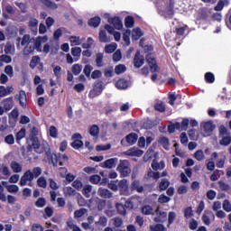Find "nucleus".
I'll use <instances>...</instances> for the list:
<instances>
[{"instance_id":"4be33fe9","label":"nucleus","mask_w":231,"mask_h":231,"mask_svg":"<svg viewBox=\"0 0 231 231\" xmlns=\"http://www.w3.org/2000/svg\"><path fill=\"white\" fill-rule=\"evenodd\" d=\"M63 193L66 198H71L73 196H77V190L71 187L63 188Z\"/></svg>"},{"instance_id":"cd10ccee","label":"nucleus","mask_w":231,"mask_h":231,"mask_svg":"<svg viewBox=\"0 0 231 231\" xmlns=\"http://www.w3.org/2000/svg\"><path fill=\"white\" fill-rule=\"evenodd\" d=\"M220 145H224V147H228L231 143V136L230 135H223L222 139L219 141Z\"/></svg>"},{"instance_id":"bb28decb","label":"nucleus","mask_w":231,"mask_h":231,"mask_svg":"<svg viewBox=\"0 0 231 231\" xmlns=\"http://www.w3.org/2000/svg\"><path fill=\"white\" fill-rule=\"evenodd\" d=\"M69 41L71 43L70 46H80L82 44L79 36H69Z\"/></svg>"},{"instance_id":"a18cd8bd","label":"nucleus","mask_w":231,"mask_h":231,"mask_svg":"<svg viewBox=\"0 0 231 231\" xmlns=\"http://www.w3.org/2000/svg\"><path fill=\"white\" fill-rule=\"evenodd\" d=\"M95 225H97L98 226H107V217H100L98 221L95 222Z\"/></svg>"},{"instance_id":"4c0bfd02","label":"nucleus","mask_w":231,"mask_h":231,"mask_svg":"<svg viewBox=\"0 0 231 231\" xmlns=\"http://www.w3.org/2000/svg\"><path fill=\"white\" fill-rule=\"evenodd\" d=\"M194 158H195L198 162H203V160H205V153H203V150H198V151L194 153Z\"/></svg>"},{"instance_id":"72a5a7b5","label":"nucleus","mask_w":231,"mask_h":231,"mask_svg":"<svg viewBox=\"0 0 231 231\" xmlns=\"http://www.w3.org/2000/svg\"><path fill=\"white\" fill-rule=\"evenodd\" d=\"M117 89H127V81L125 79H119L116 83Z\"/></svg>"},{"instance_id":"8fccbe9b","label":"nucleus","mask_w":231,"mask_h":231,"mask_svg":"<svg viewBox=\"0 0 231 231\" xmlns=\"http://www.w3.org/2000/svg\"><path fill=\"white\" fill-rule=\"evenodd\" d=\"M5 189H7V192H11L12 194L19 192V186L17 185H8L5 186Z\"/></svg>"},{"instance_id":"b1692460","label":"nucleus","mask_w":231,"mask_h":231,"mask_svg":"<svg viewBox=\"0 0 231 231\" xmlns=\"http://www.w3.org/2000/svg\"><path fill=\"white\" fill-rule=\"evenodd\" d=\"M11 169L13 171V172H23V165H21L19 162L13 161L11 162Z\"/></svg>"},{"instance_id":"f704fd0d","label":"nucleus","mask_w":231,"mask_h":231,"mask_svg":"<svg viewBox=\"0 0 231 231\" xmlns=\"http://www.w3.org/2000/svg\"><path fill=\"white\" fill-rule=\"evenodd\" d=\"M93 190V186L91 185H85L83 187V194L85 195V198H90L91 192Z\"/></svg>"},{"instance_id":"f3484780","label":"nucleus","mask_w":231,"mask_h":231,"mask_svg":"<svg viewBox=\"0 0 231 231\" xmlns=\"http://www.w3.org/2000/svg\"><path fill=\"white\" fill-rule=\"evenodd\" d=\"M14 91V87L0 86V97L11 95Z\"/></svg>"},{"instance_id":"e2e57ef3","label":"nucleus","mask_w":231,"mask_h":231,"mask_svg":"<svg viewBox=\"0 0 231 231\" xmlns=\"http://www.w3.org/2000/svg\"><path fill=\"white\" fill-rule=\"evenodd\" d=\"M222 208H224V210L226 212H231L230 201H228V199H225L224 202H223Z\"/></svg>"},{"instance_id":"13d9d810","label":"nucleus","mask_w":231,"mask_h":231,"mask_svg":"<svg viewBox=\"0 0 231 231\" xmlns=\"http://www.w3.org/2000/svg\"><path fill=\"white\" fill-rule=\"evenodd\" d=\"M119 60H122V51H120V50H117L113 54V61L114 62H119Z\"/></svg>"},{"instance_id":"6e6552de","label":"nucleus","mask_w":231,"mask_h":231,"mask_svg":"<svg viewBox=\"0 0 231 231\" xmlns=\"http://www.w3.org/2000/svg\"><path fill=\"white\" fill-rule=\"evenodd\" d=\"M145 59L146 62L151 68L152 73L158 71V65L156 64V60L152 56H151V54L146 55Z\"/></svg>"},{"instance_id":"864d4df0","label":"nucleus","mask_w":231,"mask_h":231,"mask_svg":"<svg viewBox=\"0 0 231 231\" xmlns=\"http://www.w3.org/2000/svg\"><path fill=\"white\" fill-rule=\"evenodd\" d=\"M159 143L164 147V149L169 150V138L167 137H161L159 139Z\"/></svg>"},{"instance_id":"4d7b16f0","label":"nucleus","mask_w":231,"mask_h":231,"mask_svg":"<svg viewBox=\"0 0 231 231\" xmlns=\"http://www.w3.org/2000/svg\"><path fill=\"white\" fill-rule=\"evenodd\" d=\"M0 62H5V64H10L12 62V57L6 54L0 56Z\"/></svg>"},{"instance_id":"052dcab7","label":"nucleus","mask_w":231,"mask_h":231,"mask_svg":"<svg viewBox=\"0 0 231 231\" xmlns=\"http://www.w3.org/2000/svg\"><path fill=\"white\" fill-rule=\"evenodd\" d=\"M5 73L8 75V77H14V67L12 65H7L5 68Z\"/></svg>"},{"instance_id":"ddd939ff","label":"nucleus","mask_w":231,"mask_h":231,"mask_svg":"<svg viewBox=\"0 0 231 231\" xmlns=\"http://www.w3.org/2000/svg\"><path fill=\"white\" fill-rule=\"evenodd\" d=\"M5 111H10L14 107V97L5 98L2 101Z\"/></svg>"},{"instance_id":"a878e982","label":"nucleus","mask_w":231,"mask_h":231,"mask_svg":"<svg viewBox=\"0 0 231 231\" xmlns=\"http://www.w3.org/2000/svg\"><path fill=\"white\" fill-rule=\"evenodd\" d=\"M138 141V134H130L126 136V142L130 145H134V143Z\"/></svg>"},{"instance_id":"a19ab883","label":"nucleus","mask_w":231,"mask_h":231,"mask_svg":"<svg viewBox=\"0 0 231 231\" xmlns=\"http://www.w3.org/2000/svg\"><path fill=\"white\" fill-rule=\"evenodd\" d=\"M116 208L118 214H120L121 216H125V214H126L125 205H123L121 203H117V204H116Z\"/></svg>"},{"instance_id":"0eeeda50","label":"nucleus","mask_w":231,"mask_h":231,"mask_svg":"<svg viewBox=\"0 0 231 231\" xmlns=\"http://www.w3.org/2000/svg\"><path fill=\"white\" fill-rule=\"evenodd\" d=\"M48 42V36H39L36 40L32 41V46H34V50H37L38 51H42V47L41 44L42 42Z\"/></svg>"},{"instance_id":"69168bd1","label":"nucleus","mask_w":231,"mask_h":231,"mask_svg":"<svg viewBox=\"0 0 231 231\" xmlns=\"http://www.w3.org/2000/svg\"><path fill=\"white\" fill-rule=\"evenodd\" d=\"M82 145H84V143L79 139H76L72 143L71 146L73 147V149H80V147H82Z\"/></svg>"},{"instance_id":"09e8293b","label":"nucleus","mask_w":231,"mask_h":231,"mask_svg":"<svg viewBox=\"0 0 231 231\" xmlns=\"http://www.w3.org/2000/svg\"><path fill=\"white\" fill-rule=\"evenodd\" d=\"M35 206L38 207V208H42L43 207H46V199L39 198L35 201Z\"/></svg>"},{"instance_id":"dca6fc26","label":"nucleus","mask_w":231,"mask_h":231,"mask_svg":"<svg viewBox=\"0 0 231 231\" xmlns=\"http://www.w3.org/2000/svg\"><path fill=\"white\" fill-rule=\"evenodd\" d=\"M165 15L170 19L174 16V0H170V5L165 10Z\"/></svg>"},{"instance_id":"338daca9","label":"nucleus","mask_w":231,"mask_h":231,"mask_svg":"<svg viewBox=\"0 0 231 231\" xmlns=\"http://www.w3.org/2000/svg\"><path fill=\"white\" fill-rule=\"evenodd\" d=\"M86 212H88V209L80 208L79 210H76L74 212V217H82V216H84L86 214Z\"/></svg>"},{"instance_id":"f03ea898","label":"nucleus","mask_w":231,"mask_h":231,"mask_svg":"<svg viewBox=\"0 0 231 231\" xmlns=\"http://www.w3.org/2000/svg\"><path fill=\"white\" fill-rule=\"evenodd\" d=\"M116 171L120 173L121 178H127L131 174V163L127 160L120 161Z\"/></svg>"},{"instance_id":"aec40b11","label":"nucleus","mask_w":231,"mask_h":231,"mask_svg":"<svg viewBox=\"0 0 231 231\" xmlns=\"http://www.w3.org/2000/svg\"><path fill=\"white\" fill-rule=\"evenodd\" d=\"M33 51H35V47H34L33 43H28L23 48V53L25 57H28V55H32V53H33Z\"/></svg>"},{"instance_id":"2eb2a0df","label":"nucleus","mask_w":231,"mask_h":231,"mask_svg":"<svg viewBox=\"0 0 231 231\" xmlns=\"http://www.w3.org/2000/svg\"><path fill=\"white\" fill-rule=\"evenodd\" d=\"M116 163H118V159H108L105 162H103V167H105L106 169H113V167H116Z\"/></svg>"},{"instance_id":"4468645a","label":"nucleus","mask_w":231,"mask_h":231,"mask_svg":"<svg viewBox=\"0 0 231 231\" xmlns=\"http://www.w3.org/2000/svg\"><path fill=\"white\" fill-rule=\"evenodd\" d=\"M108 23L112 24L116 30H122L124 26L122 21H120V18L118 17L109 18Z\"/></svg>"},{"instance_id":"6e6d98bb","label":"nucleus","mask_w":231,"mask_h":231,"mask_svg":"<svg viewBox=\"0 0 231 231\" xmlns=\"http://www.w3.org/2000/svg\"><path fill=\"white\" fill-rule=\"evenodd\" d=\"M26 136V129L22 128L17 134H16V141L20 142V140H23Z\"/></svg>"},{"instance_id":"0e129e2a","label":"nucleus","mask_w":231,"mask_h":231,"mask_svg":"<svg viewBox=\"0 0 231 231\" xmlns=\"http://www.w3.org/2000/svg\"><path fill=\"white\" fill-rule=\"evenodd\" d=\"M205 79L209 84H212L214 82V80H215L214 74H212V72L206 73L205 74Z\"/></svg>"},{"instance_id":"f257e3e1","label":"nucleus","mask_w":231,"mask_h":231,"mask_svg":"<svg viewBox=\"0 0 231 231\" xmlns=\"http://www.w3.org/2000/svg\"><path fill=\"white\" fill-rule=\"evenodd\" d=\"M41 174H42V169L41 167H34L32 170H27L21 177V187L28 185V181H33V180H35V178H39Z\"/></svg>"},{"instance_id":"39448f33","label":"nucleus","mask_w":231,"mask_h":231,"mask_svg":"<svg viewBox=\"0 0 231 231\" xmlns=\"http://www.w3.org/2000/svg\"><path fill=\"white\" fill-rule=\"evenodd\" d=\"M14 98L15 100H18L20 106H22L23 108L28 106V97H26V92H24V90H20L19 94H17Z\"/></svg>"},{"instance_id":"f8f14e48","label":"nucleus","mask_w":231,"mask_h":231,"mask_svg":"<svg viewBox=\"0 0 231 231\" xmlns=\"http://www.w3.org/2000/svg\"><path fill=\"white\" fill-rule=\"evenodd\" d=\"M33 41H35V38H31L30 34H25L23 38H17V42H21V46H27V44H32Z\"/></svg>"},{"instance_id":"1a4fd4ad","label":"nucleus","mask_w":231,"mask_h":231,"mask_svg":"<svg viewBox=\"0 0 231 231\" xmlns=\"http://www.w3.org/2000/svg\"><path fill=\"white\" fill-rule=\"evenodd\" d=\"M143 62H145V59L143 58V56L140 55V51H137L134 58V68H142V66H143Z\"/></svg>"},{"instance_id":"5fc2aeb1","label":"nucleus","mask_w":231,"mask_h":231,"mask_svg":"<svg viewBox=\"0 0 231 231\" xmlns=\"http://www.w3.org/2000/svg\"><path fill=\"white\" fill-rule=\"evenodd\" d=\"M115 50H116V43L108 44L105 47L106 53H113Z\"/></svg>"},{"instance_id":"7c9ffc66","label":"nucleus","mask_w":231,"mask_h":231,"mask_svg":"<svg viewBox=\"0 0 231 231\" xmlns=\"http://www.w3.org/2000/svg\"><path fill=\"white\" fill-rule=\"evenodd\" d=\"M96 65L97 68H102V66H104V54L103 53H97L96 55Z\"/></svg>"},{"instance_id":"680f3d73","label":"nucleus","mask_w":231,"mask_h":231,"mask_svg":"<svg viewBox=\"0 0 231 231\" xmlns=\"http://www.w3.org/2000/svg\"><path fill=\"white\" fill-rule=\"evenodd\" d=\"M154 109L156 111H159L160 113H164V111H165V105L162 102L157 103L154 106Z\"/></svg>"},{"instance_id":"5701e85b","label":"nucleus","mask_w":231,"mask_h":231,"mask_svg":"<svg viewBox=\"0 0 231 231\" xmlns=\"http://www.w3.org/2000/svg\"><path fill=\"white\" fill-rule=\"evenodd\" d=\"M42 5H44V6H47V8H51V10H57L59 6L54 2H51L50 0H39Z\"/></svg>"},{"instance_id":"79ce46f5","label":"nucleus","mask_w":231,"mask_h":231,"mask_svg":"<svg viewBox=\"0 0 231 231\" xmlns=\"http://www.w3.org/2000/svg\"><path fill=\"white\" fill-rule=\"evenodd\" d=\"M81 53H82V49L80 47H73L71 49V55L73 57H77L79 59L80 58Z\"/></svg>"},{"instance_id":"9b49d317","label":"nucleus","mask_w":231,"mask_h":231,"mask_svg":"<svg viewBox=\"0 0 231 231\" xmlns=\"http://www.w3.org/2000/svg\"><path fill=\"white\" fill-rule=\"evenodd\" d=\"M118 185L121 189L122 194H124L125 196H129V183L127 182V180H121Z\"/></svg>"},{"instance_id":"423d86ee","label":"nucleus","mask_w":231,"mask_h":231,"mask_svg":"<svg viewBox=\"0 0 231 231\" xmlns=\"http://www.w3.org/2000/svg\"><path fill=\"white\" fill-rule=\"evenodd\" d=\"M102 82H96L94 83L93 90L89 92V98H95V97H98L100 93H102Z\"/></svg>"},{"instance_id":"49530a36","label":"nucleus","mask_w":231,"mask_h":231,"mask_svg":"<svg viewBox=\"0 0 231 231\" xmlns=\"http://www.w3.org/2000/svg\"><path fill=\"white\" fill-rule=\"evenodd\" d=\"M98 133H99L98 125H93L89 128V134H91V136H98Z\"/></svg>"},{"instance_id":"c03bdc74","label":"nucleus","mask_w":231,"mask_h":231,"mask_svg":"<svg viewBox=\"0 0 231 231\" xmlns=\"http://www.w3.org/2000/svg\"><path fill=\"white\" fill-rule=\"evenodd\" d=\"M152 212H153V209H152V207L151 206H144L142 208V214H143L144 216H151Z\"/></svg>"},{"instance_id":"393cba45","label":"nucleus","mask_w":231,"mask_h":231,"mask_svg":"<svg viewBox=\"0 0 231 231\" xmlns=\"http://www.w3.org/2000/svg\"><path fill=\"white\" fill-rule=\"evenodd\" d=\"M44 143L41 146V143H39L37 140H34L32 143V147L35 151V152H38L41 154L42 152H44V148H43Z\"/></svg>"},{"instance_id":"412c9836","label":"nucleus","mask_w":231,"mask_h":231,"mask_svg":"<svg viewBox=\"0 0 231 231\" xmlns=\"http://www.w3.org/2000/svg\"><path fill=\"white\" fill-rule=\"evenodd\" d=\"M136 203H138V199L132 198L125 201V208H128L129 210H133V208H134V207H136Z\"/></svg>"},{"instance_id":"473e14b6","label":"nucleus","mask_w":231,"mask_h":231,"mask_svg":"<svg viewBox=\"0 0 231 231\" xmlns=\"http://www.w3.org/2000/svg\"><path fill=\"white\" fill-rule=\"evenodd\" d=\"M152 169H153V171H162L163 169H165V162L163 161L158 162H153L152 164Z\"/></svg>"},{"instance_id":"20e7f679","label":"nucleus","mask_w":231,"mask_h":231,"mask_svg":"<svg viewBox=\"0 0 231 231\" xmlns=\"http://www.w3.org/2000/svg\"><path fill=\"white\" fill-rule=\"evenodd\" d=\"M200 127L204 131V136H210L214 133V129H216V125L212 121H206L200 124Z\"/></svg>"},{"instance_id":"7ed1b4c3","label":"nucleus","mask_w":231,"mask_h":231,"mask_svg":"<svg viewBox=\"0 0 231 231\" xmlns=\"http://www.w3.org/2000/svg\"><path fill=\"white\" fill-rule=\"evenodd\" d=\"M42 147L49 162H51L52 165L54 167H57V164L60 163L59 156L55 153H51V151L50 150V144H48L47 143H43Z\"/></svg>"},{"instance_id":"c756f323","label":"nucleus","mask_w":231,"mask_h":231,"mask_svg":"<svg viewBox=\"0 0 231 231\" xmlns=\"http://www.w3.org/2000/svg\"><path fill=\"white\" fill-rule=\"evenodd\" d=\"M142 35H143V32H142V30H140L139 28H135L133 30L132 39L133 41H138V39H140Z\"/></svg>"},{"instance_id":"de8ad7c7","label":"nucleus","mask_w":231,"mask_h":231,"mask_svg":"<svg viewBox=\"0 0 231 231\" xmlns=\"http://www.w3.org/2000/svg\"><path fill=\"white\" fill-rule=\"evenodd\" d=\"M37 184L40 186L42 189H46L48 187V182L46 181V178L44 177H40L37 180Z\"/></svg>"},{"instance_id":"58836bf2","label":"nucleus","mask_w":231,"mask_h":231,"mask_svg":"<svg viewBox=\"0 0 231 231\" xmlns=\"http://www.w3.org/2000/svg\"><path fill=\"white\" fill-rule=\"evenodd\" d=\"M112 223L116 228H120L122 225H124V220L121 217H114L112 218Z\"/></svg>"},{"instance_id":"c9c22d12","label":"nucleus","mask_w":231,"mask_h":231,"mask_svg":"<svg viewBox=\"0 0 231 231\" xmlns=\"http://www.w3.org/2000/svg\"><path fill=\"white\" fill-rule=\"evenodd\" d=\"M169 185H171V182L166 179H162L159 184V189L160 190H167V189H169Z\"/></svg>"},{"instance_id":"37998d69","label":"nucleus","mask_w":231,"mask_h":231,"mask_svg":"<svg viewBox=\"0 0 231 231\" xmlns=\"http://www.w3.org/2000/svg\"><path fill=\"white\" fill-rule=\"evenodd\" d=\"M41 62V58H39V56H33L30 61V68H32V69H33L37 64H39Z\"/></svg>"},{"instance_id":"ea45409f","label":"nucleus","mask_w":231,"mask_h":231,"mask_svg":"<svg viewBox=\"0 0 231 231\" xmlns=\"http://www.w3.org/2000/svg\"><path fill=\"white\" fill-rule=\"evenodd\" d=\"M126 69H127V68H125V65L119 64V65L116 66L115 73H116V75H122V73H125Z\"/></svg>"},{"instance_id":"603ef678","label":"nucleus","mask_w":231,"mask_h":231,"mask_svg":"<svg viewBox=\"0 0 231 231\" xmlns=\"http://www.w3.org/2000/svg\"><path fill=\"white\" fill-rule=\"evenodd\" d=\"M81 72H82V66L81 65L74 64L72 66V73L74 75H80Z\"/></svg>"},{"instance_id":"6ab92c4d","label":"nucleus","mask_w":231,"mask_h":231,"mask_svg":"<svg viewBox=\"0 0 231 231\" xmlns=\"http://www.w3.org/2000/svg\"><path fill=\"white\" fill-rule=\"evenodd\" d=\"M132 190H136L139 194H142L143 192V186L140 184V180H134L131 184Z\"/></svg>"},{"instance_id":"3c124183","label":"nucleus","mask_w":231,"mask_h":231,"mask_svg":"<svg viewBox=\"0 0 231 231\" xmlns=\"http://www.w3.org/2000/svg\"><path fill=\"white\" fill-rule=\"evenodd\" d=\"M218 185H219V189H221L225 192H228V190H231L230 185L225 183V181L219 180Z\"/></svg>"},{"instance_id":"bf43d9fd","label":"nucleus","mask_w":231,"mask_h":231,"mask_svg":"<svg viewBox=\"0 0 231 231\" xmlns=\"http://www.w3.org/2000/svg\"><path fill=\"white\" fill-rule=\"evenodd\" d=\"M151 231H165V226L162 224H157L156 226H150Z\"/></svg>"},{"instance_id":"774afa93","label":"nucleus","mask_w":231,"mask_h":231,"mask_svg":"<svg viewBox=\"0 0 231 231\" xmlns=\"http://www.w3.org/2000/svg\"><path fill=\"white\" fill-rule=\"evenodd\" d=\"M194 216V213L192 211V208L189 207L184 210V217L189 219V217H192Z\"/></svg>"},{"instance_id":"2f4dec72","label":"nucleus","mask_w":231,"mask_h":231,"mask_svg":"<svg viewBox=\"0 0 231 231\" xmlns=\"http://www.w3.org/2000/svg\"><path fill=\"white\" fill-rule=\"evenodd\" d=\"M88 24L90 26H93V28H98L99 24H100V17L98 16H96L94 18H91L89 21H88Z\"/></svg>"},{"instance_id":"c85d7f7f","label":"nucleus","mask_w":231,"mask_h":231,"mask_svg":"<svg viewBox=\"0 0 231 231\" xmlns=\"http://www.w3.org/2000/svg\"><path fill=\"white\" fill-rule=\"evenodd\" d=\"M99 41L100 42H111V38H109L106 31L103 30L99 32Z\"/></svg>"},{"instance_id":"e433bc0d","label":"nucleus","mask_w":231,"mask_h":231,"mask_svg":"<svg viewBox=\"0 0 231 231\" xmlns=\"http://www.w3.org/2000/svg\"><path fill=\"white\" fill-rule=\"evenodd\" d=\"M125 26H126V28H133V26H134V18H133V16H127L125 19Z\"/></svg>"},{"instance_id":"9d476101","label":"nucleus","mask_w":231,"mask_h":231,"mask_svg":"<svg viewBox=\"0 0 231 231\" xmlns=\"http://www.w3.org/2000/svg\"><path fill=\"white\" fill-rule=\"evenodd\" d=\"M97 194L98 196H100V198H103L104 199H111V198H113V192L106 188H99L97 190Z\"/></svg>"},{"instance_id":"a211bd4d","label":"nucleus","mask_w":231,"mask_h":231,"mask_svg":"<svg viewBox=\"0 0 231 231\" xmlns=\"http://www.w3.org/2000/svg\"><path fill=\"white\" fill-rule=\"evenodd\" d=\"M29 28L32 32V33H37V28L39 26V20L35 18H31L29 21Z\"/></svg>"}]
</instances>
